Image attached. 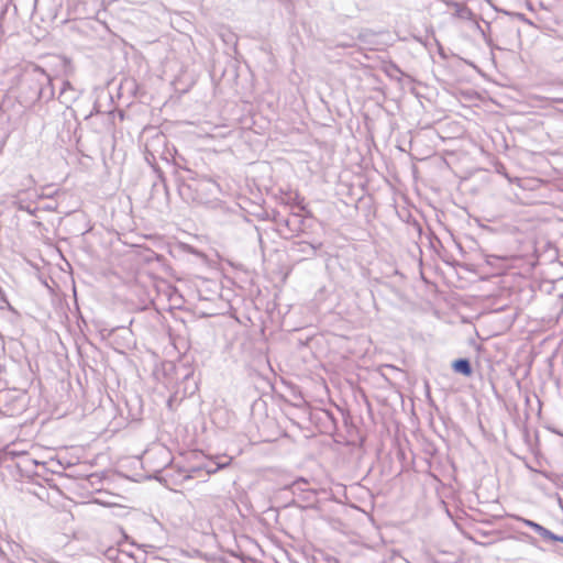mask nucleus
Segmentation results:
<instances>
[{
  "mask_svg": "<svg viewBox=\"0 0 563 563\" xmlns=\"http://www.w3.org/2000/svg\"><path fill=\"white\" fill-rule=\"evenodd\" d=\"M357 40L362 45L356 46L354 43V62L362 64V58H365L368 62L375 60V54L372 56L366 54L364 51L368 49L372 53L375 52L374 46L378 44L377 34L372 31H364L358 34Z\"/></svg>",
  "mask_w": 563,
  "mask_h": 563,
  "instance_id": "f257e3e1",
  "label": "nucleus"
},
{
  "mask_svg": "<svg viewBox=\"0 0 563 563\" xmlns=\"http://www.w3.org/2000/svg\"><path fill=\"white\" fill-rule=\"evenodd\" d=\"M354 209L357 214V223L369 224L375 218L376 209L374 200L371 195H364L360 197L354 203Z\"/></svg>",
  "mask_w": 563,
  "mask_h": 563,
  "instance_id": "f03ea898",
  "label": "nucleus"
},
{
  "mask_svg": "<svg viewBox=\"0 0 563 563\" xmlns=\"http://www.w3.org/2000/svg\"><path fill=\"white\" fill-rule=\"evenodd\" d=\"M360 65V67L354 66V78L358 80L357 88L362 90L375 89L378 84V78L373 73L372 66L364 64L363 60Z\"/></svg>",
  "mask_w": 563,
  "mask_h": 563,
  "instance_id": "7ed1b4c3",
  "label": "nucleus"
},
{
  "mask_svg": "<svg viewBox=\"0 0 563 563\" xmlns=\"http://www.w3.org/2000/svg\"><path fill=\"white\" fill-rule=\"evenodd\" d=\"M516 519L518 521H521L523 525H526L527 527L531 528L536 533H538L543 541L545 542H562L563 543V536H558L553 532H551L549 529H547L545 527L539 525L538 522H534L530 519H526V518H522V517H516Z\"/></svg>",
  "mask_w": 563,
  "mask_h": 563,
  "instance_id": "20e7f679",
  "label": "nucleus"
},
{
  "mask_svg": "<svg viewBox=\"0 0 563 563\" xmlns=\"http://www.w3.org/2000/svg\"><path fill=\"white\" fill-rule=\"evenodd\" d=\"M452 7L455 9L454 16L461 20L475 22L477 29H479L482 31V34L485 36V32L481 29L479 24L477 23L474 12L465 3L452 2Z\"/></svg>",
  "mask_w": 563,
  "mask_h": 563,
  "instance_id": "39448f33",
  "label": "nucleus"
},
{
  "mask_svg": "<svg viewBox=\"0 0 563 563\" xmlns=\"http://www.w3.org/2000/svg\"><path fill=\"white\" fill-rule=\"evenodd\" d=\"M451 366L455 373L465 377H471L473 375V367L468 358H456L452 362Z\"/></svg>",
  "mask_w": 563,
  "mask_h": 563,
  "instance_id": "423d86ee",
  "label": "nucleus"
},
{
  "mask_svg": "<svg viewBox=\"0 0 563 563\" xmlns=\"http://www.w3.org/2000/svg\"><path fill=\"white\" fill-rule=\"evenodd\" d=\"M308 485H309V482L306 478L300 477V478L294 481L290 484L289 488L292 490V493H296V492H308V490H310Z\"/></svg>",
  "mask_w": 563,
  "mask_h": 563,
  "instance_id": "0eeeda50",
  "label": "nucleus"
},
{
  "mask_svg": "<svg viewBox=\"0 0 563 563\" xmlns=\"http://www.w3.org/2000/svg\"><path fill=\"white\" fill-rule=\"evenodd\" d=\"M33 71H34L35 74H40V75H42L43 77H45V78H46V80H47L48 82L52 80V79H51V77H49V76L44 71V69H42V68H41V67H38V66H35V67H34V69H33Z\"/></svg>",
  "mask_w": 563,
  "mask_h": 563,
  "instance_id": "6e6552de",
  "label": "nucleus"
},
{
  "mask_svg": "<svg viewBox=\"0 0 563 563\" xmlns=\"http://www.w3.org/2000/svg\"><path fill=\"white\" fill-rule=\"evenodd\" d=\"M68 89L70 90V89H71V86H70V84H69L68 81H65V82L63 84V88H62V90H60V97H66V93H67V90H68Z\"/></svg>",
  "mask_w": 563,
  "mask_h": 563,
  "instance_id": "1a4fd4ad",
  "label": "nucleus"
},
{
  "mask_svg": "<svg viewBox=\"0 0 563 563\" xmlns=\"http://www.w3.org/2000/svg\"><path fill=\"white\" fill-rule=\"evenodd\" d=\"M357 438H358V441H360V446L362 448L364 442H365V435L361 434L360 431L357 430Z\"/></svg>",
  "mask_w": 563,
  "mask_h": 563,
  "instance_id": "9d476101",
  "label": "nucleus"
},
{
  "mask_svg": "<svg viewBox=\"0 0 563 563\" xmlns=\"http://www.w3.org/2000/svg\"><path fill=\"white\" fill-rule=\"evenodd\" d=\"M523 536L528 539V541H529L531 544H536V539H534V538H532V537H530L529 534H526V533H525Z\"/></svg>",
  "mask_w": 563,
  "mask_h": 563,
  "instance_id": "9b49d317",
  "label": "nucleus"
},
{
  "mask_svg": "<svg viewBox=\"0 0 563 563\" xmlns=\"http://www.w3.org/2000/svg\"><path fill=\"white\" fill-rule=\"evenodd\" d=\"M366 236H367V238H371L369 232H364V233L361 235V238H360V239H361L362 241H366Z\"/></svg>",
  "mask_w": 563,
  "mask_h": 563,
  "instance_id": "f8f14e48",
  "label": "nucleus"
},
{
  "mask_svg": "<svg viewBox=\"0 0 563 563\" xmlns=\"http://www.w3.org/2000/svg\"><path fill=\"white\" fill-rule=\"evenodd\" d=\"M358 179H360V180H358L357 185L363 189V188H364V185H365V184H364V180H363V178H362L361 176H358Z\"/></svg>",
  "mask_w": 563,
  "mask_h": 563,
  "instance_id": "ddd939ff",
  "label": "nucleus"
},
{
  "mask_svg": "<svg viewBox=\"0 0 563 563\" xmlns=\"http://www.w3.org/2000/svg\"><path fill=\"white\" fill-rule=\"evenodd\" d=\"M223 466H224V464H222V465H220V464H219L214 470H211V471H208V472H209V473L216 472L218 468H221V467H223Z\"/></svg>",
  "mask_w": 563,
  "mask_h": 563,
  "instance_id": "4468645a",
  "label": "nucleus"
},
{
  "mask_svg": "<svg viewBox=\"0 0 563 563\" xmlns=\"http://www.w3.org/2000/svg\"><path fill=\"white\" fill-rule=\"evenodd\" d=\"M46 209H48V210H53L54 208H53V207H51V205H47Z\"/></svg>",
  "mask_w": 563,
  "mask_h": 563,
  "instance_id": "2eb2a0df",
  "label": "nucleus"
},
{
  "mask_svg": "<svg viewBox=\"0 0 563 563\" xmlns=\"http://www.w3.org/2000/svg\"><path fill=\"white\" fill-rule=\"evenodd\" d=\"M9 454L16 455V452H14V451H9Z\"/></svg>",
  "mask_w": 563,
  "mask_h": 563,
  "instance_id": "dca6fc26",
  "label": "nucleus"
},
{
  "mask_svg": "<svg viewBox=\"0 0 563 563\" xmlns=\"http://www.w3.org/2000/svg\"><path fill=\"white\" fill-rule=\"evenodd\" d=\"M556 102H563V99H555Z\"/></svg>",
  "mask_w": 563,
  "mask_h": 563,
  "instance_id": "f3484780",
  "label": "nucleus"
}]
</instances>
